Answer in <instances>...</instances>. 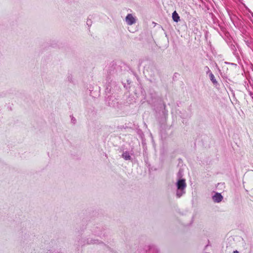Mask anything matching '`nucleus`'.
<instances>
[{
    "label": "nucleus",
    "mask_w": 253,
    "mask_h": 253,
    "mask_svg": "<svg viewBox=\"0 0 253 253\" xmlns=\"http://www.w3.org/2000/svg\"><path fill=\"white\" fill-rule=\"evenodd\" d=\"M147 102L154 107L157 113L160 114L162 113L163 115H165L166 104L164 103L162 98L159 96L156 92L150 90Z\"/></svg>",
    "instance_id": "nucleus-1"
},
{
    "label": "nucleus",
    "mask_w": 253,
    "mask_h": 253,
    "mask_svg": "<svg viewBox=\"0 0 253 253\" xmlns=\"http://www.w3.org/2000/svg\"><path fill=\"white\" fill-rule=\"evenodd\" d=\"M176 196L179 198L185 194V189L186 187V183L185 179H177L176 182Z\"/></svg>",
    "instance_id": "nucleus-2"
},
{
    "label": "nucleus",
    "mask_w": 253,
    "mask_h": 253,
    "mask_svg": "<svg viewBox=\"0 0 253 253\" xmlns=\"http://www.w3.org/2000/svg\"><path fill=\"white\" fill-rule=\"evenodd\" d=\"M106 104L112 108H120L121 107L122 104L118 101V99L114 96H108L105 100Z\"/></svg>",
    "instance_id": "nucleus-3"
},
{
    "label": "nucleus",
    "mask_w": 253,
    "mask_h": 253,
    "mask_svg": "<svg viewBox=\"0 0 253 253\" xmlns=\"http://www.w3.org/2000/svg\"><path fill=\"white\" fill-rule=\"evenodd\" d=\"M158 249L154 245H146L141 253H159Z\"/></svg>",
    "instance_id": "nucleus-4"
},
{
    "label": "nucleus",
    "mask_w": 253,
    "mask_h": 253,
    "mask_svg": "<svg viewBox=\"0 0 253 253\" xmlns=\"http://www.w3.org/2000/svg\"><path fill=\"white\" fill-rule=\"evenodd\" d=\"M79 245L81 246H84L86 244H97L99 243L98 240H89L88 239L86 241L85 240H81L79 241Z\"/></svg>",
    "instance_id": "nucleus-5"
},
{
    "label": "nucleus",
    "mask_w": 253,
    "mask_h": 253,
    "mask_svg": "<svg viewBox=\"0 0 253 253\" xmlns=\"http://www.w3.org/2000/svg\"><path fill=\"white\" fill-rule=\"evenodd\" d=\"M126 22L128 25H131L135 23L136 21L132 14H128L126 17Z\"/></svg>",
    "instance_id": "nucleus-6"
},
{
    "label": "nucleus",
    "mask_w": 253,
    "mask_h": 253,
    "mask_svg": "<svg viewBox=\"0 0 253 253\" xmlns=\"http://www.w3.org/2000/svg\"><path fill=\"white\" fill-rule=\"evenodd\" d=\"M222 199L223 196L221 193H219L217 192L212 196V200L215 203H219L222 200Z\"/></svg>",
    "instance_id": "nucleus-7"
},
{
    "label": "nucleus",
    "mask_w": 253,
    "mask_h": 253,
    "mask_svg": "<svg viewBox=\"0 0 253 253\" xmlns=\"http://www.w3.org/2000/svg\"><path fill=\"white\" fill-rule=\"evenodd\" d=\"M230 47L231 49V50L232 51V52H233V54L237 57H239V54H238V52L237 50V48H236V47L235 46V45L233 44H231L230 45Z\"/></svg>",
    "instance_id": "nucleus-8"
},
{
    "label": "nucleus",
    "mask_w": 253,
    "mask_h": 253,
    "mask_svg": "<svg viewBox=\"0 0 253 253\" xmlns=\"http://www.w3.org/2000/svg\"><path fill=\"white\" fill-rule=\"evenodd\" d=\"M172 18L173 20L175 22H178L180 21V17L176 11H174L172 14Z\"/></svg>",
    "instance_id": "nucleus-9"
},
{
    "label": "nucleus",
    "mask_w": 253,
    "mask_h": 253,
    "mask_svg": "<svg viewBox=\"0 0 253 253\" xmlns=\"http://www.w3.org/2000/svg\"><path fill=\"white\" fill-rule=\"evenodd\" d=\"M122 157L125 160H130L131 159L129 153L128 151L124 152L122 155Z\"/></svg>",
    "instance_id": "nucleus-10"
},
{
    "label": "nucleus",
    "mask_w": 253,
    "mask_h": 253,
    "mask_svg": "<svg viewBox=\"0 0 253 253\" xmlns=\"http://www.w3.org/2000/svg\"><path fill=\"white\" fill-rule=\"evenodd\" d=\"M210 79L213 84L216 86L218 84L217 81L216 80L215 77L213 74H211L209 75Z\"/></svg>",
    "instance_id": "nucleus-11"
},
{
    "label": "nucleus",
    "mask_w": 253,
    "mask_h": 253,
    "mask_svg": "<svg viewBox=\"0 0 253 253\" xmlns=\"http://www.w3.org/2000/svg\"><path fill=\"white\" fill-rule=\"evenodd\" d=\"M176 176L178 179H184L182 178L183 176V170L182 169H179Z\"/></svg>",
    "instance_id": "nucleus-12"
},
{
    "label": "nucleus",
    "mask_w": 253,
    "mask_h": 253,
    "mask_svg": "<svg viewBox=\"0 0 253 253\" xmlns=\"http://www.w3.org/2000/svg\"><path fill=\"white\" fill-rule=\"evenodd\" d=\"M67 81L71 83L74 84V79L71 74H69L67 77Z\"/></svg>",
    "instance_id": "nucleus-13"
},
{
    "label": "nucleus",
    "mask_w": 253,
    "mask_h": 253,
    "mask_svg": "<svg viewBox=\"0 0 253 253\" xmlns=\"http://www.w3.org/2000/svg\"><path fill=\"white\" fill-rule=\"evenodd\" d=\"M149 69L152 72V74H150V75L151 76H155V74H154V70H156V69L155 68V67L154 66H151L150 67H149Z\"/></svg>",
    "instance_id": "nucleus-14"
},
{
    "label": "nucleus",
    "mask_w": 253,
    "mask_h": 253,
    "mask_svg": "<svg viewBox=\"0 0 253 253\" xmlns=\"http://www.w3.org/2000/svg\"><path fill=\"white\" fill-rule=\"evenodd\" d=\"M205 68L206 70L207 74H209V75H210V73L212 74V72H211V70L208 66H206Z\"/></svg>",
    "instance_id": "nucleus-15"
},
{
    "label": "nucleus",
    "mask_w": 253,
    "mask_h": 253,
    "mask_svg": "<svg viewBox=\"0 0 253 253\" xmlns=\"http://www.w3.org/2000/svg\"><path fill=\"white\" fill-rule=\"evenodd\" d=\"M86 24L88 27H90L92 24V21L91 19H87L86 21Z\"/></svg>",
    "instance_id": "nucleus-16"
},
{
    "label": "nucleus",
    "mask_w": 253,
    "mask_h": 253,
    "mask_svg": "<svg viewBox=\"0 0 253 253\" xmlns=\"http://www.w3.org/2000/svg\"><path fill=\"white\" fill-rule=\"evenodd\" d=\"M71 123L73 124H75L76 123V119L73 116L71 118Z\"/></svg>",
    "instance_id": "nucleus-17"
},
{
    "label": "nucleus",
    "mask_w": 253,
    "mask_h": 253,
    "mask_svg": "<svg viewBox=\"0 0 253 253\" xmlns=\"http://www.w3.org/2000/svg\"><path fill=\"white\" fill-rule=\"evenodd\" d=\"M249 95L252 98L253 100V92L252 91H249Z\"/></svg>",
    "instance_id": "nucleus-18"
},
{
    "label": "nucleus",
    "mask_w": 253,
    "mask_h": 253,
    "mask_svg": "<svg viewBox=\"0 0 253 253\" xmlns=\"http://www.w3.org/2000/svg\"><path fill=\"white\" fill-rule=\"evenodd\" d=\"M247 45L248 46H250V42L249 41H245Z\"/></svg>",
    "instance_id": "nucleus-19"
},
{
    "label": "nucleus",
    "mask_w": 253,
    "mask_h": 253,
    "mask_svg": "<svg viewBox=\"0 0 253 253\" xmlns=\"http://www.w3.org/2000/svg\"><path fill=\"white\" fill-rule=\"evenodd\" d=\"M218 26H219V27L220 28L221 30L223 31V27H222L221 26H220V25H218Z\"/></svg>",
    "instance_id": "nucleus-20"
},
{
    "label": "nucleus",
    "mask_w": 253,
    "mask_h": 253,
    "mask_svg": "<svg viewBox=\"0 0 253 253\" xmlns=\"http://www.w3.org/2000/svg\"><path fill=\"white\" fill-rule=\"evenodd\" d=\"M233 253H239V252L238 251L236 250L234 251Z\"/></svg>",
    "instance_id": "nucleus-21"
},
{
    "label": "nucleus",
    "mask_w": 253,
    "mask_h": 253,
    "mask_svg": "<svg viewBox=\"0 0 253 253\" xmlns=\"http://www.w3.org/2000/svg\"><path fill=\"white\" fill-rule=\"evenodd\" d=\"M98 236H101V235H102V234H98Z\"/></svg>",
    "instance_id": "nucleus-22"
}]
</instances>
